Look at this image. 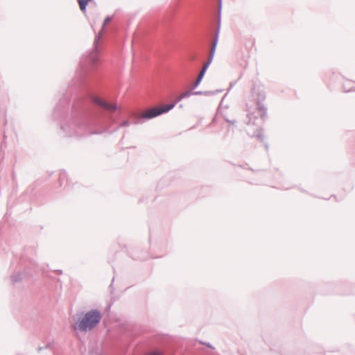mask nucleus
I'll list each match as a JSON object with an SVG mask.
<instances>
[{"instance_id":"obj_15","label":"nucleus","mask_w":355,"mask_h":355,"mask_svg":"<svg viewBox=\"0 0 355 355\" xmlns=\"http://www.w3.org/2000/svg\"><path fill=\"white\" fill-rule=\"evenodd\" d=\"M193 95H203V92L198 91V92H193Z\"/></svg>"},{"instance_id":"obj_20","label":"nucleus","mask_w":355,"mask_h":355,"mask_svg":"<svg viewBox=\"0 0 355 355\" xmlns=\"http://www.w3.org/2000/svg\"><path fill=\"white\" fill-rule=\"evenodd\" d=\"M42 349V347H39L38 351H40Z\"/></svg>"},{"instance_id":"obj_16","label":"nucleus","mask_w":355,"mask_h":355,"mask_svg":"<svg viewBox=\"0 0 355 355\" xmlns=\"http://www.w3.org/2000/svg\"><path fill=\"white\" fill-rule=\"evenodd\" d=\"M209 67V64L205 62L202 69L207 71V69H208Z\"/></svg>"},{"instance_id":"obj_1","label":"nucleus","mask_w":355,"mask_h":355,"mask_svg":"<svg viewBox=\"0 0 355 355\" xmlns=\"http://www.w3.org/2000/svg\"><path fill=\"white\" fill-rule=\"evenodd\" d=\"M101 313L97 309H92L83 315L73 325L75 331L87 332L94 328L101 321Z\"/></svg>"},{"instance_id":"obj_18","label":"nucleus","mask_w":355,"mask_h":355,"mask_svg":"<svg viewBox=\"0 0 355 355\" xmlns=\"http://www.w3.org/2000/svg\"><path fill=\"white\" fill-rule=\"evenodd\" d=\"M201 343H202V345H206V346H207V347H210V348H213V347H212L209 343H202V342H201Z\"/></svg>"},{"instance_id":"obj_8","label":"nucleus","mask_w":355,"mask_h":355,"mask_svg":"<svg viewBox=\"0 0 355 355\" xmlns=\"http://www.w3.org/2000/svg\"><path fill=\"white\" fill-rule=\"evenodd\" d=\"M257 107L260 110V112H261V116L263 117L265 116V114H266V107L264 106L263 104H262L261 103H259L258 105H257Z\"/></svg>"},{"instance_id":"obj_14","label":"nucleus","mask_w":355,"mask_h":355,"mask_svg":"<svg viewBox=\"0 0 355 355\" xmlns=\"http://www.w3.org/2000/svg\"><path fill=\"white\" fill-rule=\"evenodd\" d=\"M200 82H201V80L200 78H197L193 86V88L194 89V88L197 87L199 85V84L200 83Z\"/></svg>"},{"instance_id":"obj_19","label":"nucleus","mask_w":355,"mask_h":355,"mask_svg":"<svg viewBox=\"0 0 355 355\" xmlns=\"http://www.w3.org/2000/svg\"><path fill=\"white\" fill-rule=\"evenodd\" d=\"M205 72H206V71H205V70H204V69H202L200 70V73H202V74H203V75H205Z\"/></svg>"},{"instance_id":"obj_9","label":"nucleus","mask_w":355,"mask_h":355,"mask_svg":"<svg viewBox=\"0 0 355 355\" xmlns=\"http://www.w3.org/2000/svg\"><path fill=\"white\" fill-rule=\"evenodd\" d=\"M21 279V275L20 273L15 274L11 277V280L13 283L19 282Z\"/></svg>"},{"instance_id":"obj_7","label":"nucleus","mask_w":355,"mask_h":355,"mask_svg":"<svg viewBox=\"0 0 355 355\" xmlns=\"http://www.w3.org/2000/svg\"><path fill=\"white\" fill-rule=\"evenodd\" d=\"M216 46H215V44H211V48L209 51V58L206 61V63L209 64V65L211 64V63L213 60V58H214V54L216 52Z\"/></svg>"},{"instance_id":"obj_6","label":"nucleus","mask_w":355,"mask_h":355,"mask_svg":"<svg viewBox=\"0 0 355 355\" xmlns=\"http://www.w3.org/2000/svg\"><path fill=\"white\" fill-rule=\"evenodd\" d=\"M220 10H221V0H219V13H218V26L216 30L215 35L214 37L212 44H215V46H217L218 38H219V33L220 29Z\"/></svg>"},{"instance_id":"obj_10","label":"nucleus","mask_w":355,"mask_h":355,"mask_svg":"<svg viewBox=\"0 0 355 355\" xmlns=\"http://www.w3.org/2000/svg\"><path fill=\"white\" fill-rule=\"evenodd\" d=\"M255 137L259 139L261 141H263L264 137L261 130H257V132L254 135Z\"/></svg>"},{"instance_id":"obj_13","label":"nucleus","mask_w":355,"mask_h":355,"mask_svg":"<svg viewBox=\"0 0 355 355\" xmlns=\"http://www.w3.org/2000/svg\"><path fill=\"white\" fill-rule=\"evenodd\" d=\"M129 125H130V122L128 120H126V121H123L120 124V127H125V126H128Z\"/></svg>"},{"instance_id":"obj_4","label":"nucleus","mask_w":355,"mask_h":355,"mask_svg":"<svg viewBox=\"0 0 355 355\" xmlns=\"http://www.w3.org/2000/svg\"><path fill=\"white\" fill-rule=\"evenodd\" d=\"M101 37V35L98 34L94 40V44L95 45V49L92 50L89 54L85 58H83L80 61V64L82 67L85 69L87 68V64H90L92 66H94L98 61V52L96 49V45L98 42Z\"/></svg>"},{"instance_id":"obj_5","label":"nucleus","mask_w":355,"mask_h":355,"mask_svg":"<svg viewBox=\"0 0 355 355\" xmlns=\"http://www.w3.org/2000/svg\"><path fill=\"white\" fill-rule=\"evenodd\" d=\"M93 101L96 105L111 112L119 109V107L116 103H109L98 97H94Z\"/></svg>"},{"instance_id":"obj_2","label":"nucleus","mask_w":355,"mask_h":355,"mask_svg":"<svg viewBox=\"0 0 355 355\" xmlns=\"http://www.w3.org/2000/svg\"><path fill=\"white\" fill-rule=\"evenodd\" d=\"M61 129L65 132V135L85 136L87 135L100 134L101 132H92L89 130L88 123L78 119H74L69 123L61 125Z\"/></svg>"},{"instance_id":"obj_3","label":"nucleus","mask_w":355,"mask_h":355,"mask_svg":"<svg viewBox=\"0 0 355 355\" xmlns=\"http://www.w3.org/2000/svg\"><path fill=\"white\" fill-rule=\"evenodd\" d=\"M193 94L191 90L187 91L182 94L176 100L175 103L171 104L164 105L160 107H153L142 114V117L144 119H152L156 117L163 113H166L169 110H172L176 105V103L184 98L189 97Z\"/></svg>"},{"instance_id":"obj_17","label":"nucleus","mask_w":355,"mask_h":355,"mask_svg":"<svg viewBox=\"0 0 355 355\" xmlns=\"http://www.w3.org/2000/svg\"><path fill=\"white\" fill-rule=\"evenodd\" d=\"M204 76H205V75H203V74H202V73H199L198 76V78H200V79L202 80V79L203 78Z\"/></svg>"},{"instance_id":"obj_12","label":"nucleus","mask_w":355,"mask_h":355,"mask_svg":"<svg viewBox=\"0 0 355 355\" xmlns=\"http://www.w3.org/2000/svg\"><path fill=\"white\" fill-rule=\"evenodd\" d=\"M112 17L107 16L104 19L103 27H104L107 23L110 22L112 21Z\"/></svg>"},{"instance_id":"obj_11","label":"nucleus","mask_w":355,"mask_h":355,"mask_svg":"<svg viewBox=\"0 0 355 355\" xmlns=\"http://www.w3.org/2000/svg\"><path fill=\"white\" fill-rule=\"evenodd\" d=\"M220 92L219 90H216V91H205L203 92V95L205 96H210V95H213L214 94H216V92Z\"/></svg>"}]
</instances>
